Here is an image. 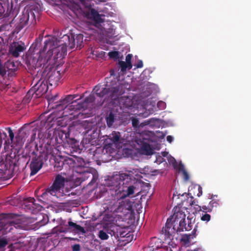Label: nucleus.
I'll use <instances>...</instances> for the list:
<instances>
[{
    "mask_svg": "<svg viewBox=\"0 0 251 251\" xmlns=\"http://www.w3.org/2000/svg\"><path fill=\"white\" fill-rule=\"evenodd\" d=\"M83 41V35L82 34H76L75 36L73 34H65L59 39L52 37L44 42L42 50L45 51L49 47V50L47 53V57L49 58L54 54V59H57L63 56L66 53L67 47L72 49L76 45L77 49H81Z\"/></svg>",
    "mask_w": 251,
    "mask_h": 251,
    "instance_id": "nucleus-1",
    "label": "nucleus"
},
{
    "mask_svg": "<svg viewBox=\"0 0 251 251\" xmlns=\"http://www.w3.org/2000/svg\"><path fill=\"white\" fill-rule=\"evenodd\" d=\"M132 176L126 173H119L109 177L105 185L109 188L111 196L126 198L134 192L135 187L131 183Z\"/></svg>",
    "mask_w": 251,
    "mask_h": 251,
    "instance_id": "nucleus-2",
    "label": "nucleus"
},
{
    "mask_svg": "<svg viewBox=\"0 0 251 251\" xmlns=\"http://www.w3.org/2000/svg\"><path fill=\"white\" fill-rule=\"evenodd\" d=\"M57 95L52 97L48 99L49 105L52 109H56L57 111H62V116L67 117L69 115L73 116V117H79L81 114L80 110L84 107V103L81 102H77L79 99L74 100L77 97V95H69L64 99L57 100Z\"/></svg>",
    "mask_w": 251,
    "mask_h": 251,
    "instance_id": "nucleus-3",
    "label": "nucleus"
},
{
    "mask_svg": "<svg viewBox=\"0 0 251 251\" xmlns=\"http://www.w3.org/2000/svg\"><path fill=\"white\" fill-rule=\"evenodd\" d=\"M41 45V41H38L36 40L33 43L31 46V48L33 49V53L31 54H28L25 58V64H26L28 69L30 71H34L38 69L37 72L38 73L40 70L42 64L44 63L45 60L43 61V57H44L45 59L49 60L52 56L50 58L47 57V52L49 50L48 47L46 50L43 51L44 46L40 48Z\"/></svg>",
    "mask_w": 251,
    "mask_h": 251,
    "instance_id": "nucleus-4",
    "label": "nucleus"
},
{
    "mask_svg": "<svg viewBox=\"0 0 251 251\" xmlns=\"http://www.w3.org/2000/svg\"><path fill=\"white\" fill-rule=\"evenodd\" d=\"M129 90L128 84L121 83L113 87H103V86H96L94 88L96 94L98 97L102 98L106 96L116 103L125 94L126 90Z\"/></svg>",
    "mask_w": 251,
    "mask_h": 251,
    "instance_id": "nucleus-5",
    "label": "nucleus"
},
{
    "mask_svg": "<svg viewBox=\"0 0 251 251\" xmlns=\"http://www.w3.org/2000/svg\"><path fill=\"white\" fill-rule=\"evenodd\" d=\"M46 149L44 146H41L39 149H36V151L30 150L28 155L30 158L31 157V155L33 156L29 164L31 176L36 174L42 168L44 162L48 160L49 156L51 155V153L46 150Z\"/></svg>",
    "mask_w": 251,
    "mask_h": 251,
    "instance_id": "nucleus-6",
    "label": "nucleus"
},
{
    "mask_svg": "<svg viewBox=\"0 0 251 251\" xmlns=\"http://www.w3.org/2000/svg\"><path fill=\"white\" fill-rule=\"evenodd\" d=\"M66 178L61 174L57 175L52 185L42 193L41 197L45 200H49L50 196H54L57 198L63 197L66 194L63 192Z\"/></svg>",
    "mask_w": 251,
    "mask_h": 251,
    "instance_id": "nucleus-7",
    "label": "nucleus"
},
{
    "mask_svg": "<svg viewBox=\"0 0 251 251\" xmlns=\"http://www.w3.org/2000/svg\"><path fill=\"white\" fill-rule=\"evenodd\" d=\"M63 136L64 133L62 132L54 131L52 134L49 132L45 138L44 147L47 148L46 150L51 153V156L54 157L57 154L58 150L57 149V145L62 143Z\"/></svg>",
    "mask_w": 251,
    "mask_h": 251,
    "instance_id": "nucleus-8",
    "label": "nucleus"
},
{
    "mask_svg": "<svg viewBox=\"0 0 251 251\" xmlns=\"http://www.w3.org/2000/svg\"><path fill=\"white\" fill-rule=\"evenodd\" d=\"M34 11H36L35 6L31 5L25 7L22 15L20 16L18 25L19 29L23 28L29 23L32 26H34L36 24L35 14Z\"/></svg>",
    "mask_w": 251,
    "mask_h": 251,
    "instance_id": "nucleus-9",
    "label": "nucleus"
},
{
    "mask_svg": "<svg viewBox=\"0 0 251 251\" xmlns=\"http://www.w3.org/2000/svg\"><path fill=\"white\" fill-rule=\"evenodd\" d=\"M82 125L85 130L83 133L86 136V139L89 143L93 145L99 138L100 130H98L97 127L93 122L86 120L83 121Z\"/></svg>",
    "mask_w": 251,
    "mask_h": 251,
    "instance_id": "nucleus-10",
    "label": "nucleus"
},
{
    "mask_svg": "<svg viewBox=\"0 0 251 251\" xmlns=\"http://www.w3.org/2000/svg\"><path fill=\"white\" fill-rule=\"evenodd\" d=\"M173 219L171 216L167 219L165 226L162 228L161 231L164 240L168 243L174 239L176 233H178Z\"/></svg>",
    "mask_w": 251,
    "mask_h": 251,
    "instance_id": "nucleus-11",
    "label": "nucleus"
},
{
    "mask_svg": "<svg viewBox=\"0 0 251 251\" xmlns=\"http://www.w3.org/2000/svg\"><path fill=\"white\" fill-rule=\"evenodd\" d=\"M177 208L176 207L172 217L173 218V220L175 224L177 232H180L185 230L187 224L185 221V214L184 213L179 210L177 211Z\"/></svg>",
    "mask_w": 251,
    "mask_h": 251,
    "instance_id": "nucleus-12",
    "label": "nucleus"
},
{
    "mask_svg": "<svg viewBox=\"0 0 251 251\" xmlns=\"http://www.w3.org/2000/svg\"><path fill=\"white\" fill-rule=\"evenodd\" d=\"M60 232L63 233L70 232L75 234H83L85 233L86 231L84 227L72 222L70 219L67 224L64 225V226L61 228Z\"/></svg>",
    "mask_w": 251,
    "mask_h": 251,
    "instance_id": "nucleus-13",
    "label": "nucleus"
},
{
    "mask_svg": "<svg viewBox=\"0 0 251 251\" xmlns=\"http://www.w3.org/2000/svg\"><path fill=\"white\" fill-rule=\"evenodd\" d=\"M33 81L35 82V84L31 91L34 90L36 96L39 97L46 93L48 90V86L47 81H46V79H43L42 78L38 79L37 78H34Z\"/></svg>",
    "mask_w": 251,
    "mask_h": 251,
    "instance_id": "nucleus-14",
    "label": "nucleus"
},
{
    "mask_svg": "<svg viewBox=\"0 0 251 251\" xmlns=\"http://www.w3.org/2000/svg\"><path fill=\"white\" fill-rule=\"evenodd\" d=\"M26 49L24 43L22 42H14L12 43L9 48V53L14 57H18L20 53L24 52Z\"/></svg>",
    "mask_w": 251,
    "mask_h": 251,
    "instance_id": "nucleus-15",
    "label": "nucleus"
},
{
    "mask_svg": "<svg viewBox=\"0 0 251 251\" xmlns=\"http://www.w3.org/2000/svg\"><path fill=\"white\" fill-rule=\"evenodd\" d=\"M113 197L116 198L117 201L114 203L112 206V209L114 212L119 213L122 212L124 209H126V205L129 201L125 200V198H120L118 196H112Z\"/></svg>",
    "mask_w": 251,
    "mask_h": 251,
    "instance_id": "nucleus-16",
    "label": "nucleus"
},
{
    "mask_svg": "<svg viewBox=\"0 0 251 251\" xmlns=\"http://www.w3.org/2000/svg\"><path fill=\"white\" fill-rule=\"evenodd\" d=\"M37 130L36 128H34L32 130L30 140L25 147L26 148L28 149L29 151H30V150H34L35 151H36V149H39L41 146H44L45 139H43L44 142L39 146L37 143L35 142V140L36 138Z\"/></svg>",
    "mask_w": 251,
    "mask_h": 251,
    "instance_id": "nucleus-17",
    "label": "nucleus"
},
{
    "mask_svg": "<svg viewBox=\"0 0 251 251\" xmlns=\"http://www.w3.org/2000/svg\"><path fill=\"white\" fill-rule=\"evenodd\" d=\"M117 111L114 109H109L105 114V119L108 127L113 126L114 123L118 120Z\"/></svg>",
    "mask_w": 251,
    "mask_h": 251,
    "instance_id": "nucleus-18",
    "label": "nucleus"
},
{
    "mask_svg": "<svg viewBox=\"0 0 251 251\" xmlns=\"http://www.w3.org/2000/svg\"><path fill=\"white\" fill-rule=\"evenodd\" d=\"M88 17L92 20L96 24H100L104 21L101 17V15L94 9H92L90 13L88 14Z\"/></svg>",
    "mask_w": 251,
    "mask_h": 251,
    "instance_id": "nucleus-19",
    "label": "nucleus"
},
{
    "mask_svg": "<svg viewBox=\"0 0 251 251\" xmlns=\"http://www.w3.org/2000/svg\"><path fill=\"white\" fill-rule=\"evenodd\" d=\"M115 103H118L121 107H129L131 105V99L128 96H122Z\"/></svg>",
    "mask_w": 251,
    "mask_h": 251,
    "instance_id": "nucleus-20",
    "label": "nucleus"
},
{
    "mask_svg": "<svg viewBox=\"0 0 251 251\" xmlns=\"http://www.w3.org/2000/svg\"><path fill=\"white\" fill-rule=\"evenodd\" d=\"M48 79L46 80L47 83H49L50 85H56L59 80L58 76H56L55 72H51L48 74Z\"/></svg>",
    "mask_w": 251,
    "mask_h": 251,
    "instance_id": "nucleus-21",
    "label": "nucleus"
},
{
    "mask_svg": "<svg viewBox=\"0 0 251 251\" xmlns=\"http://www.w3.org/2000/svg\"><path fill=\"white\" fill-rule=\"evenodd\" d=\"M121 135L119 132L117 131H113L111 134L108 136V138L113 143L117 144L118 143H121L122 142L121 141Z\"/></svg>",
    "mask_w": 251,
    "mask_h": 251,
    "instance_id": "nucleus-22",
    "label": "nucleus"
},
{
    "mask_svg": "<svg viewBox=\"0 0 251 251\" xmlns=\"http://www.w3.org/2000/svg\"><path fill=\"white\" fill-rule=\"evenodd\" d=\"M17 1L18 0H14V1H11L10 12L9 14V16H16L19 12L20 6L18 4H16Z\"/></svg>",
    "mask_w": 251,
    "mask_h": 251,
    "instance_id": "nucleus-23",
    "label": "nucleus"
},
{
    "mask_svg": "<svg viewBox=\"0 0 251 251\" xmlns=\"http://www.w3.org/2000/svg\"><path fill=\"white\" fill-rule=\"evenodd\" d=\"M160 243V242L159 241V239L156 237H154L151 239L149 245L151 248H152L153 250H154L159 247Z\"/></svg>",
    "mask_w": 251,
    "mask_h": 251,
    "instance_id": "nucleus-24",
    "label": "nucleus"
},
{
    "mask_svg": "<svg viewBox=\"0 0 251 251\" xmlns=\"http://www.w3.org/2000/svg\"><path fill=\"white\" fill-rule=\"evenodd\" d=\"M119 64L121 68V71L123 73H126L127 69L130 70L132 68V67H130L129 66H128V63L123 61H120Z\"/></svg>",
    "mask_w": 251,
    "mask_h": 251,
    "instance_id": "nucleus-25",
    "label": "nucleus"
},
{
    "mask_svg": "<svg viewBox=\"0 0 251 251\" xmlns=\"http://www.w3.org/2000/svg\"><path fill=\"white\" fill-rule=\"evenodd\" d=\"M73 159L75 160V168L83 166L85 164L84 160L82 158L74 156Z\"/></svg>",
    "mask_w": 251,
    "mask_h": 251,
    "instance_id": "nucleus-26",
    "label": "nucleus"
},
{
    "mask_svg": "<svg viewBox=\"0 0 251 251\" xmlns=\"http://www.w3.org/2000/svg\"><path fill=\"white\" fill-rule=\"evenodd\" d=\"M74 156L72 157H68L64 159L65 164L68 165L70 168H75V160Z\"/></svg>",
    "mask_w": 251,
    "mask_h": 251,
    "instance_id": "nucleus-27",
    "label": "nucleus"
},
{
    "mask_svg": "<svg viewBox=\"0 0 251 251\" xmlns=\"http://www.w3.org/2000/svg\"><path fill=\"white\" fill-rule=\"evenodd\" d=\"M93 91H94L95 92V91L94 90V89L93 90ZM95 94L97 96L96 94V93L95 92V93H93L92 94H91L89 96H88L87 97H86L85 100H84V103H92L95 100Z\"/></svg>",
    "mask_w": 251,
    "mask_h": 251,
    "instance_id": "nucleus-28",
    "label": "nucleus"
},
{
    "mask_svg": "<svg viewBox=\"0 0 251 251\" xmlns=\"http://www.w3.org/2000/svg\"><path fill=\"white\" fill-rule=\"evenodd\" d=\"M99 237L101 240H107L109 238L108 234L103 230H100L99 232Z\"/></svg>",
    "mask_w": 251,
    "mask_h": 251,
    "instance_id": "nucleus-29",
    "label": "nucleus"
},
{
    "mask_svg": "<svg viewBox=\"0 0 251 251\" xmlns=\"http://www.w3.org/2000/svg\"><path fill=\"white\" fill-rule=\"evenodd\" d=\"M8 244L7 241L4 238L0 237V249L4 248Z\"/></svg>",
    "mask_w": 251,
    "mask_h": 251,
    "instance_id": "nucleus-30",
    "label": "nucleus"
},
{
    "mask_svg": "<svg viewBox=\"0 0 251 251\" xmlns=\"http://www.w3.org/2000/svg\"><path fill=\"white\" fill-rule=\"evenodd\" d=\"M108 55L111 58H117L119 56V52L117 51H110L108 53Z\"/></svg>",
    "mask_w": 251,
    "mask_h": 251,
    "instance_id": "nucleus-31",
    "label": "nucleus"
},
{
    "mask_svg": "<svg viewBox=\"0 0 251 251\" xmlns=\"http://www.w3.org/2000/svg\"><path fill=\"white\" fill-rule=\"evenodd\" d=\"M132 57V55L131 54H128L127 55H126V63H128V66H129L130 67H132V65L131 62V60Z\"/></svg>",
    "mask_w": 251,
    "mask_h": 251,
    "instance_id": "nucleus-32",
    "label": "nucleus"
},
{
    "mask_svg": "<svg viewBox=\"0 0 251 251\" xmlns=\"http://www.w3.org/2000/svg\"><path fill=\"white\" fill-rule=\"evenodd\" d=\"M132 125L133 127L137 128L139 127V120L135 118H133L131 120Z\"/></svg>",
    "mask_w": 251,
    "mask_h": 251,
    "instance_id": "nucleus-33",
    "label": "nucleus"
},
{
    "mask_svg": "<svg viewBox=\"0 0 251 251\" xmlns=\"http://www.w3.org/2000/svg\"><path fill=\"white\" fill-rule=\"evenodd\" d=\"M208 205L211 207V209L212 210L213 207H217L219 205V204L216 201L212 200L209 202Z\"/></svg>",
    "mask_w": 251,
    "mask_h": 251,
    "instance_id": "nucleus-34",
    "label": "nucleus"
},
{
    "mask_svg": "<svg viewBox=\"0 0 251 251\" xmlns=\"http://www.w3.org/2000/svg\"><path fill=\"white\" fill-rule=\"evenodd\" d=\"M142 149L144 151H146L147 154H150L151 152L150 146L149 144H145L143 146Z\"/></svg>",
    "mask_w": 251,
    "mask_h": 251,
    "instance_id": "nucleus-35",
    "label": "nucleus"
},
{
    "mask_svg": "<svg viewBox=\"0 0 251 251\" xmlns=\"http://www.w3.org/2000/svg\"><path fill=\"white\" fill-rule=\"evenodd\" d=\"M65 165L64 161H60L58 163L55 162L54 167L58 168V170H60L63 168V165Z\"/></svg>",
    "mask_w": 251,
    "mask_h": 251,
    "instance_id": "nucleus-36",
    "label": "nucleus"
},
{
    "mask_svg": "<svg viewBox=\"0 0 251 251\" xmlns=\"http://www.w3.org/2000/svg\"><path fill=\"white\" fill-rule=\"evenodd\" d=\"M211 216L209 214L205 213L201 217V220L203 221L208 222L210 220Z\"/></svg>",
    "mask_w": 251,
    "mask_h": 251,
    "instance_id": "nucleus-37",
    "label": "nucleus"
},
{
    "mask_svg": "<svg viewBox=\"0 0 251 251\" xmlns=\"http://www.w3.org/2000/svg\"><path fill=\"white\" fill-rule=\"evenodd\" d=\"M6 130H7L8 132L9 133V136L10 137V140H11V141H12L14 137V134L13 133L12 130L9 127L6 128Z\"/></svg>",
    "mask_w": 251,
    "mask_h": 251,
    "instance_id": "nucleus-38",
    "label": "nucleus"
},
{
    "mask_svg": "<svg viewBox=\"0 0 251 251\" xmlns=\"http://www.w3.org/2000/svg\"><path fill=\"white\" fill-rule=\"evenodd\" d=\"M72 248L73 251H80L81 249L79 244H75Z\"/></svg>",
    "mask_w": 251,
    "mask_h": 251,
    "instance_id": "nucleus-39",
    "label": "nucleus"
},
{
    "mask_svg": "<svg viewBox=\"0 0 251 251\" xmlns=\"http://www.w3.org/2000/svg\"><path fill=\"white\" fill-rule=\"evenodd\" d=\"M193 225L191 222L188 220L187 224L185 227V231H190L192 229Z\"/></svg>",
    "mask_w": 251,
    "mask_h": 251,
    "instance_id": "nucleus-40",
    "label": "nucleus"
},
{
    "mask_svg": "<svg viewBox=\"0 0 251 251\" xmlns=\"http://www.w3.org/2000/svg\"><path fill=\"white\" fill-rule=\"evenodd\" d=\"M5 12V9L2 6L1 2L0 1V17L2 16Z\"/></svg>",
    "mask_w": 251,
    "mask_h": 251,
    "instance_id": "nucleus-41",
    "label": "nucleus"
},
{
    "mask_svg": "<svg viewBox=\"0 0 251 251\" xmlns=\"http://www.w3.org/2000/svg\"><path fill=\"white\" fill-rule=\"evenodd\" d=\"M202 209L203 210V211H205V212H211L212 210L211 209V207L209 206V205L208 206H206V205H203L202 206Z\"/></svg>",
    "mask_w": 251,
    "mask_h": 251,
    "instance_id": "nucleus-42",
    "label": "nucleus"
},
{
    "mask_svg": "<svg viewBox=\"0 0 251 251\" xmlns=\"http://www.w3.org/2000/svg\"><path fill=\"white\" fill-rule=\"evenodd\" d=\"M137 68H141L143 66V61L141 60H138L137 64L135 65Z\"/></svg>",
    "mask_w": 251,
    "mask_h": 251,
    "instance_id": "nucleus-43",
    "label": "nucleus"
},
{
    "mask_svg": "<svg viewBox=\"0 0 251 251\" xmlns=\"http://www.w3.org/2000/svg\"><path fill=\"white\" fill-rule=\"evenodd\" d=\"M198 189L199 192L197 194V196L198 197H200L202 195V188L200 185H199Z\"/></svg>",
    "mask_w": 251,
    "mask_h": 251,
    "instance_id": "nucleus-44",
    "label": "nucleus"
},
{
    "mask_svg": "<svg viewBox=\"0 0 251 251\" xmlns=\"http://www.w3.org/2000/svg\"><path fill=\"white\" fill-rule=\"evenodd\" d=\"M28 201L29 202L31 203V207H32V208H33L34 207L33 206V205H34V201H35L34 199L33 198H29L28 199Z\"/></svg>",
    "mask_w": 251,
    "mask_h": 251,
    "instance_id": "nucleus-45",
    "label": "nucleus"
},
{
    "mask_svg": "<svg viewBox=\"0 0 251 251\" xmlns=\"http://www.w3.org/2000/svg\"><path fill=\"white\" fill-rule=\"evenodd\" d=\"M173 140V138L171 135H168L167 136V141L171 143Z\"/></svg>",
    "mask_w": 251,
    "mask_h": 251,
    "instance_id": "nucleus-46",
    "label": "nucleus"
},
{
    "mask_svg": "<svg viewBox=\"0 0 251 251\" xmlns=\"http://www.w3.org/2000/svg\"><path fill=\"white\" fill-rule=\"evenodd\" d=\"M183 175L185 180H188L189 178V175L188 173L185 171H183Z\"/></svg>",
    "mask_w": 251,
    "mask_h": 251,
    "instance_id": "nucleus-47",
    "label": "nucleus"
},
{
    "mask_svg": "<svg viewBox=\"0 0 251 251\" xmlns=\"http://www.w3.org/2000/svg\"><path fill=\"white\" fill-rule=\"evenodd\" d=\"M181 240L185 242H188L189 241V236L188 235H186L185 236H184L182 238Z\"/></svg>",
    "mask_w": 251,
    "mask_h": 251,
    "instance_id": "nucleus-48",
    "label": "nucleus"
},
{
    "mask_svg": "<svg viewBox=\"0 0 251 251\" xmlns=\"http://www.w3.org/2000/svg\"><path fill=\"white\" fill-rule=\"evenodd\" d=\"M190 204L191 205H197L196 201L195 200H193V197H192Z\"/></svg>",
    "mask_w": 251,
    "mask_h": 251,
    "instance_id": "nucleus-49",
    "label": "nucleus"
},
{
    "mask_svg": "<svg viewBox=\"0 0 251 251\" xmlns=\"http://www.w3.org/2000/svg\"><path fill=\"white\" fill-rule=\"evenodd\" d=\"M169 161L170 163H172L173 164L174 162H176V160L174 158L172 157L170 159V160Z\"/></svg>",
    "mask_w": 251,
    "mask_h": 251,
    "instance_id": "nucleus-50",
    "label": "nucleus"
},
{
    "mask_svg": "<svg viewBox=\"0 0 251 251\" xmlns=\"http://www.w3.org/2000/svg\"><path fill=\"white\" fill-rule=\"evenodd\" d=\"M3 134V135L5 136V137H6V134L5 133V132H3V133H1L0 131V138H1L2 137V135Z\"/></svg>",
    "mask_w": 251,
    "mask_h": 251,
    "instance_id": "nucleus-51",
    "label": "nucleus"
},
{
    "mask_svg": "<svg viewBox=\"0 0 251 251\" xmlns=\"http://www.w3.org/2000/svg\"><path fill=\"white\" fill-rule=\"evenodd\" d=\"M158 159L159 160V161L160 162H162V160L163 159V158L162 157L159 156L158 158H157V160H158Z\"/></svg>",
    "mask_w": 251,
    "mask_h": 251,
    "instance_id": "nucleus-52",
    "label": "nucleus"
},
{
    "mask_svg": "<svg viewBox=\"0 0 251 251\" xmlns=\"http://www.w3.org/2000/svg\"><path fill=\"white\" fill-rule=\"evenodd\" d=\"M160 104H162L163 106L165 104V103L163 101H160L158 103V105H160Z\"/></svg>",
    "mask_w": 251,
    "mask_h": 251,
    "instance_id": "nucleus-53",
    "label": "nucleus"
},
{
    "mask_svg": "<svg viewBox=\"0 0 251 251\" xmlns=\"http://www.w3.org/2000/svg\"><path fill=\"white\" fill-rule=\"evenodd\" d=\"M168 154V153H167V152H162V155H163V156H165L166 155V154Z\"/></svg>",
    "mask_w": 251,
    "mask_h": 251,
    "instance_id": "nucleus-54",
    "label": "nucleus"
},
{
    "mask_svg": "<svg viewBox=\"0 0 251 251\" xmlns=\"http://www.w3.org/2000/svg\"><path fill=\"white\" fill-rule=\"evenodd\" d=\"M25 206H27V207L29 206L28 208L31 209L30 204H28V205H25Z\"/></svg>",
    "mask_w": 251,
    "mask_h": 251,
    "instance_id": "nucleus-55",
    "label": "nucleus"
},
{
    "mask_svg": "<svg viewBox=\"0 0 251 251\" xmlns=\"http://www.w3.org/2000/svg\"><path fill=\"white\" fill-rule=\"evenodd\" d=\"M30 72H30V73H32V72H33V73H34V72H33V71H30Z\"/></svg>",
    "mask_w": 251,
    "mask_h": 251,
    "instance_id": "nucleus-56",
    "label": "nucleus"
},
{
    "mask_svg": "<svg viewBox=\"0 0 251 251\" xmlns=\"http://www.w3.org/2000/svg\"><path fill=\"white\" fill-rule=\"evenodd\" d=\"M5 0H0V1H5Z\"/></svg>",
    "mask_w": 251,
    "mask_h": 251,
    "instance_id": "nucleus-57",
    "label": "nucleus"
},
{
    "mask_svg": "<svg viewBox=\"0 0 251 251\" xmlns=\"http://www.w3.org/2000/svg\"><path fill=\"white\" fill-rule=\"evenodd\" d=\"M38 137H40V134H38Z\"/></svg>",
    "mask_w": 251,
    "mask_h": 251,
    "instance_id": "nucleus-58",
    "label": "nucleus"
}]
</instances>
